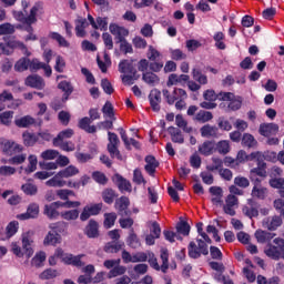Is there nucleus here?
Listing matches in <instances>:
<instances>
[{
    "instance_id": "nucleus-48",
    "label": "nucleus",
    "mask_w": 284,
    "mask_h": 284,
    "mask_svg": "<svg viewBox=\"0 0 284 284\" xmlns=\"http://www.w3.org/2000/svg\"><path fill=\"white\" fill-rule=\"evenodd\" d=\"M118 214L115 212L104 213V229L110 230L115 225Z\"/></svg>"
},
{
    "instance_id": "nucleus-18",
    "label": "nucleus",
    "mask_w": 284,
    "mask_h": 284,
    "mask_svg": "<svg viewBox=\"0 0 284 284\" xmlns=\"http://www.w3.org/2000/svg\"><path fill=\"white\" fill-rule=\"evenodd\" d=\"M84 235L89 239H98L100 236L99 222L95 219L89 220V224L84 226Z\"/></svg>"
},
{
    "instance_id": "nucleus-43",
    "label": "nucleus",
    "mask_w": 284,
    "mask_h": 284,
    "mask_svg": "<svg viewBox=\"0 0 284 284\" xmlns=\"http://www.w3.org/2000/svg\"><path fill=\"white\" fill-rule=\"evenodd\" d=\"M214 118L213 113L211 111L200 110L196 114L194 120L200 123H206L212 121Z\"/></svg>"
},
{
    "instance_id": "nucleus-9",
    "label": "nucleus",
    "mask_w": 284,
    "mask_h": 284,
    "mask_svg": "<svg viewBox=\"0 0 284 284\" xmlns=\"http://www.w3.org/2000/svg\"><path fill=\"white\" fill-rule=\"evenodd\" d=\"M39 214H40L39 203L32 202L29 204L27 212L18 214L17 219L20 221L36 220L39 217Z\"/></svg>"
},
{
    "instance_id": "nucleus-53",
    "label": "nucleus",
    "mask_w": 284,
    "mask_h": 284,
    "mask_svg": "<svg viewBox=\"0 0 284 284\" xmlns=\"http://www.w3.org/2000/svg\"><path fill=\"white\" fill-rule=\"evenodd\" d=\"M175 230L178 234H182L183 236H189L191 232V226L189 222L181 221L176 224Z\"/></svg>"
},
{
    "instance_id": "nucleus-42",
    "label": "nucleus",
    "mask_w": 284,
    "mask_h": 284,
    "mask_svg": "<svg viewBox=\"0 0 284 284\" xmlns=\"http://www.w3.org/2000/svg\"><path fill=\"white\" fill-rule=\"evenodd\" d=\"M44 215H47L49 220H55L61 215V213L58 211L57 206H54L52 203H49L44 204Z\"/></svg>"
},
{
    "instance_id": "nucleus-49",
    "label": "nucleus",
    "mask_w": 284,
    "mask_h": 284,
    "mask_svg": "<svg viewBox=\"0 0 284 284\" xmlns=\"http://www.w3.org/2000/svg\"><path fill=\"white\" fill-rule=\"evenodd\" d=\"M120 43V52L126 54H132L134 52L132 44L124 38L120 37V40H118Z\"/></svg>"
},
{
    "instance_id": "nucleus-22",
    "label": "nucleus",
    "mask_w": 284,
    "mask_h": 284,
    "mask_svg": "<svg viewBox=\"0 0 284 284\" xmlns=\"http://www.w3.org/2000/svg\"><path fill=\"white\" fill-rule=\"evenodd\" d=\"M280 130L276 123H261L258 128L260 135L264 138H270L273 133H277Z\"/></svg>"
},
{
    "instance_id": "nucleus-25",
    "label": "nucleus",
    "mask_w": 284,
    "mask_h": 284,
    "mask_svg": "<svg viewBox=\"0 0 284 284\" xmlns=\"http://www.w3.org/2000/svg\"><path fill=\"white\" fill-rule=\"evenodd\" d=\"M254 236L257 243H271V241L276 236V233H270L268 231H255Z\"/></svg>"
},
{
    "instance_id": "nucleus-32",
    "label": "nucleus",
    "mask_w": 284,
    "mask_h": 284,
    "mask_svg": "<svg viewBox=\"0 0 284 284\" xmlns=\"http://www.w3.org/2000/svg\"><path fill=\"white\" fill-rule=\"evenodd\" d=\"M109 31H111V34L118 37V40H121V38H125L129 36V30L118 26L116 23L109 24Z\"/></svg>"
},
{
    "instance_id": "nucleus-12",
    "label": "nucleus",
    "mask_w": 284,
    "mask_h": 284,
    "mask_svg": "<svg viewBox=\"0 0 284 284\" xmlns=\"http://www.w3.org/2000/svg\"><path fill=\"white\" fill-rule=\"evenodd\" d=\"M148 100L153 112L161 111L162 98L159 89H152L148 95Z\"/></svg>"
},
{
    "instance_id": "nucleus-44",
    "label": "nucleus",
    "mask_w": 284,
    "mask_h": 284,
    "mask_svg": "<svg viewBox=\"0 0 284 284\" xmlns=\"http://www.w3.org/2000/svg\"><path fill=\"white\" fill-rule=\"evenodd\" d=\"M68 225L64 221H58L53 224H49V230H51L53 233L61 235L67 232Z\"/></svg>"
},
{
    "instance_id": "nucleus-47",
    "label": "nucleus",
    "mask_w": 284,
    "mask_h": 284,
    "mask_svg": "<svg viewBox=\"0 0 284 284\" xmlns=\"http://www.w3.org/2000/svg\"><path fill=\"white\" fill-rule=\"evenodd\" d=\"M80 212L78 209L67 210L60 212V217L64 221H77L79 219Z\"/></svg>"
},
{
    "instance_id": "nucleus-38",
    "label": "nucleus",
    "mask_w": 284,
    "mask_h": 284,
    "mask_svg": "<svg viewBox=\"0 0 284 284\" xmlns=\"http://www.w3.org/2000/svg\"><path fill=\"white\" fill-rule=\"evenodd\" d=\"M67 185V181L59 175V172L53 175V178L47 180V186L51 187H64Z\"/></svg>"
},
{
    "instance_id": "nucleus-61",
    "label": "nucleus",
    "mask_w": 284,
    "mask_h": 284,
    "mask_svg": "<svg viewBox=\"0 0 284 284\" xmlns=\"http://www.w3.org/2000/svg\"><path fill=\"white\" fill-rule=\"evenodd\" d=\"M37 164H38L37 155L31 154V155L29 156V165H28V168H26V174L29 175V174L36 172V170H37Z\"/></svg>"
},
{
    "instance_id": "nucleus-33",
    "label": "nucleus",
    "mask_w": 284,
    "mask_h": 284,
    "mask_svg": "<svg viewBox=\"0 0 284 284\" xmlns=\"http://www.w3.org/2000/svg\"><path fill=\"white\" fill-rule=\"evenodd\" d=\"M74 135V130L71 128L64 129L58 133V136L53 138V144H59L65 140L72 139Z\"/></svg>"
},
{
    "instance_id": "nucleus-50",
    "label": "nucleus",
    "mask_w": 284,
    "mask_h": 284,
    "mask_svg": "<svg viewBox=\"0 0 284 284\" xmlns=\"http://www.w3.org/2000/svg\"><path fill=\"white\" fill-rule=\"evenodd\" d=\"M14 111H3L0 113V124L4 126H10L13 120Z\"/></svg>"
},
{
    "instance_id": "nucleus-26",
    "label": "nucleus",
    "mask_w": 284,
    "mask_h": 284,
    "mask_svg": "<svg viewBox=\"0 0 284 284\" xmlns=\"http://www.w3.org/2000/svg\"><path fill=\"white\" fill-rule=\"evenodd\" d=\"M89 23L85 18H80L75 20V37L83 39L87 36L85 29L88 28Z\"/></svg>"
},
{
    "instance_id": "nucleus-13",
    "label": "nucleus",
    "mask_w": 284,
    "mask_h": 284,
    "mask_svg": "<svg viewBox=\"0 0 284 284\" xmlns=\"http://www.w3.org/2000/svg\"><path fill=\"white\" fill-rule=\"evenodd\" d=\"M239 205V197L235 194H229L225 197V204L223 205V211L226 215L235 216L236 211L234 206Z\"/></svg>"
},
{
    "instance_id": "nucleus-35",
    "label": "nucleus",
    "mask_w": 284,
    "mask_h": 284,
    "mask_svg": "<svg viewBox=\"0 0 284 284\" xmlns=\"http://www.w3.org/2000/svg\"><path fill=\"white\" fill-rule=\"evenodd\" d=\"M192 78L195 82H197L200 85H206L209 83L207 75L202 72L199 68L192 69Z\"/></svg>"
},
{
    "instance_id": "nucleus-16",
    "label": "nucleus",
    "mask_w": 284,
    "mask_h": 284,
    "mask_svg": "<svg viewBox=\"0 0 284 284\" xmlns=\"http://www.w3.org/2000/svg\"><path fill=\"white\" fill-rule=\"evenodd\" d=\"M26 85L36 90H43L45 88V82L41 75L30 74L26 79Z\"/></svg>"
},
{
    "instance_id": "nucleus-58",
    "label": "nucleus",
    "mask_w": 284,
    "mask_h": 284,
    "mask_svg": "<svg viewBox=\"0 0 284 284\" xmlns=\"http://www.w3.org/2000/svg\"><path fill=\"white\" fill-rule=\"evenodd\" d=\"M91 176L93 178V181H95V183H98L100 185H105L109 181L105 173H103L101 171H93Z\"/></svg>"
},
{
    "instance_id": "nucleus-17",
    "label": "nucleus",
    "mask_w": 284,
    "mask_h": 284,
    "mask_svg": "<svg viewBox=\"0 0 284 284\" xmlns=\"http://www.w3.org/2000/svg\"><path fill=\"white\" fill-rule=\"evenodd\" d=\"M113 182H115V185H118V190H120V192L122 193L132 192L131 182L128 179H125L123 175L115 173L113 175Z\"/></svg>"
},
{
    "instance_id": "nucleus-1",
    "label": "nucleus",
    "mask_w": 284,
    "mask_h": 284,
    "mask_svg": "<svg viewBox=\"0 0 284 284\" xmlns=\"http://www.w3.org/2000/svg\"><path fill=\"white\" fill-rule=\"evenodd\" d=\"M162 95L168 105H174L175 110L183 111L186 109V100L189 94L182 88H174L172 92L168 89H162Z\"/></svg>"
},
{
    "instance_id": "nucleus-5",
    "label": "nucleus",
    "mask_w": 284,
    "mask_h": 284,
    "mask_svg": "<svg viewBox=\"0 0 284 284\" xmlns=\"http://www.w3.org/2000/svg\"><path fill=\"white\" fill-rule=\"evenodd\" d=\"M272 244L268 242L264 248V254L274 261H280L281 258L284 260V240L283 237H275Z\"/></svg>"
},
{
    "instance_id": "nucleus-62",
    "label": "nucleus",
    "mask_w": 284,
    "mask_h": 284,
    "mask_svg": "<svg viewBox=\"0 0 284 284\" xmlns=\"http://www.w3.org/2000/svg\"><path fill=\"white\" fill-rule=\"evenodd\" d=\"M19 230V222L18 221H11L10 224L7 226V239H11L17 234Z\"/></svg>"
},
{
    "instance_id": "nucleus-6",
    "label": "nucleus",
    "mask_w": 284,
    "mask_h": 284,
    "mask_svg": "<svg viewBox=\"0 0 284 284\" xmlns=\"http://www.w3.org/2000/svg\"><path fill=\"white\" fill-rule=\"evenodd\" d=\"M103 209V202L91 203L82 207V213H80V221L87 222L91 216H98Z\"/></svg>"
},
{
    "instance_id": "nucleus-52",
    "label": "nucleus",
    "mask_w": 284,
    "mask_h": 284,
    "mask_svg": "<svg viewBox=\"0 0 284 284\" xmlns=\"http://www.w3.org/2000/svg\"><path fill=\"white\" fill-rule=\"evenodd\" d=\"M160 258L162 261L161 264V272L165 274L169 270V251L168 248H161L160 251Z\"/></svg>"
},
{
    "instance_id": "nucleus-57",
    "label": "nucleus",
    "mask_w": 284,
    "mask_h": 284,
    "mask_svg": "<svg viewBox=\"0 0 284 284\" xmlns=\"http://www.w3.org/2000/svg\"><path fill=\"white\" fill-rule=\"evenodd\" d=\"M16 32V28L10 22L0 24V37L1 36H12Z\"/></svg>"
},
{
    "instance_id": "nucleus-27",
    "label": "nucleus",
    "mask_w": 284,
    "mask_h": 284,
    "mask_svg": "<svg viewBox=\"0 0 284 284\" xmlns=\"http://www.w3.org/2000/svg\"><path fill=\"white\" fill-rule=\"evenodd\" d=\"M219 129L215 125L204 124L200 128V133L202 138L210 139L217 136Z\"/></svg>"
},
{
    "instance_id": "nucleus-56",
    "label": "nucleus",
    "mask_w": 284,
    "mask_h": 284,
    "mask_svg": "<svg viewBox=\"0 0 284 284\" xmlns=\"http://www.w3.org/2000/svg\"><path fill=\"white\" fill-rule=\"evenodd\" d=\"M55 148H60V150L64 152H74L75 144L72 141H60L58 144H53Z\"/></svg>"
},
{
    "instance_id": "nucleus-28",
    "label": "nucleus",
    "mask_w": 284,
    "mask_h": 284,
    "mask_svg": "<svg viewBox=\"0 0 284 284\" xmlns=\"http://www.w3.org/2000/svg\"><path fill=\"white\" fill-rule=\"evenodd\" d=\"M215 149V143L210 140H205L201 145H199L197 151L203 156H210L213 154Z\"/></svg>"
},
{
    "instance_id": "nucleus-8",
    "label": "nucleus",
    "mask_w": 284,
    "mask_h": 284,
    "mask_svg": "<svg viewBox=\"0 0 284 284\" xmlns=\"http://www.w3.org/2000/svg\"><path fill=\"white\" fill-rule=\"evenodd\" d=\"M260 209H261V204L253 200V199H248L247 200V205H244L242 207V213L248 217V219H254V217H258L260 215Z\"/></svg>"
},
{
    "instance_id": "nucleus-14",
    "label": "nucleus",
    "mask_w": 284,
    "mask_h": 284,
    "mask_svg": "<svg viewBox=\"0 0 284 284\" xmlns=\"http://www.w3.org/2000/svg\"><path fill=\"white\" fill-rule=\"evenodd\" d=\"M260 153L261 151H254L247 154L245 150H240L235 158V166H239L240 164H243L245 162L255 161V159L260 156Z\"/></svg>"
},
{
    "instance_id": "nucleus-39",
    "label": "nucleus",
    "mask_w": 284,
    "mask_h": 284,
    "mask_svg": "<svg viewBox=\"0 0 284 284\" xmlns=\"http://www.w3.org/2000/svg\"><path fill=\"white\" fill-rule=\"evenodd\" d=\"M241 144L244 148L252 149L257 145V141L251 133H244L241 139Z\"/></svg>"
},
{
    "instance_id": "nucleus-2",
    "label": "nucleus",
    "mask_w": 284,
    "mask_h": 284,
    "mask_svg": "<svg viewBox=\"0 0 284 284\" xmlns=\"http://www.w3.org/2000/svg\"><path fill=\"white\" fill-rule=\"evenodd\" d=\"M203 240L200 237H196V243L195 242H189L187 245V255L190 258L197 260L201 258L202 255L207 256L210 251H209V244H212L211 237L207 235V233H202L199 234Z\"/></svg>"
},
{
    "instance_id": "nucleus-29",
    "label": "nucleus",
    "mask_w": 284,
    "mask_h": 284,
    "mask_svg": "<svg viewBox=\"0 0 284 284\" xmlns=\"http://www.w3.org/2000/svg\"><path fill=\"white\" fill-rule=\"evenodd\" d=\"M142 81L149 87H155L160 83V77L152 71H145L142 73Z\"/></svg>"
},
{
    "instance_id": "nucleus-19",
    "label": "nucleus",
    "mask_w": 284,
    "mask_h": 284,
    "mask_svg": "<svg viewBox=\"0 0 284 284\" xmlns=\"http://www.w3.org/2000/svg\"><path fill=\"white\" fill-rule=\"evenodd\" d=\"M144 171L150 175L154 176L156 173V169L160 166V162L156 160L154 155H146L144 158Z\"/></svg>"
},
{
    "instance_id": "nucleus-55",
    "label": "nucleus",
    "mask_w": 284,
    "mask_h": 284,
    "mask_svg": "<svg viewBox=\"0 0 284 284\" xmlns=\"http://www.w3.org/2000/svg\"><path fill=\"white\" fill-rule=\"evenodd\" d=\"M102 113L106 115V118L116 121L115 114H114V106L110 101H106L104 103V106H102Z\"/></svg>"
},
{
    "instance_id": "nucleus-20",
    "label": "nucleus",
    "mask_w": 284,
    "mask_h": 284,
    "mask_svg": "<svg viewBox=\"0 0 284 284\" xmlns=\"http://www.w3.org/2000/svg\"><path fill=\"white\" fill-rule=\"evenodd\" d=\"M235 118L234 116H219L216 120L217 129L220 131L230 132L233 129Z\"/></svg>"
},
{
    "instance_id": "nucleus-34",
    "label": "nucleus",
    "mask_w": 284,
    "mask_h": 284,
    "mask_svg": "<svg viewBox=\"0 0 284 284\" xmlns=\"http://www.w3.org/2000/svg\"><path fill=\"white\" fill-rule=\"evenodd\" d=\"M34 123H36V119L31 115H24L20 119L14 120V124L20 129L30 128L31 125H34Z\"/></svg>"
},
{
    "instance_id": "nucleus-4",
    "label": "nucleus",
    "mask_w": 284,
    "mask_h": 284,
    "mask_svg": "<svg viewBox=\"0 0 284 284\" xmlns=\"http://www.w3.org/2000/svg\"><path fill=\"white\" fill-rule=\"evenodd\" d=\"M53 256L55 258H62V263H64V265H71L78 268L85 266V262H82V258L85 257L84 253L73 255L72 253H64L63 248H55Z\"/></svg>"
},
{
    "instance_id": "nucleus-60",
    "label": "nucleus",
    "mask_w": 284,
    "mask_h": 284,
    "mask_svg": "<svg viewBox=\"0 0 284 284\" xmlns=\"http://www.w3.org/2000/svg\"><path fill=\"white\" fill-rule=\"evenodd\" d=\"M51 39L58 41V44L62 48H70V43L59 32H51Z\"/></svg>"
},
{
    "instance_id": "nucleus-7",
    "label": "nucleus",
    "mask_w": 284,
    "mask_h": 284,
    "mask_svg": "<svg viewBox=\"0 0 284 284\" xmlns=\"http://www.w3.org/2000/svg\"><path fill=\"white\" fill-rule=\"evenodd\" d=\"M256 161V166L252 168L250 170V175L253 176H260L262 179H266L267 178V163L264 161V155L261 152L260 155H257L255 158Z\"/></svg>"
},
{
    "instance_id": "nucleus-30",
    "label": "nucleus",
    "mask_w": 284,
    "mask_h": 284,
    "mask_svg": "<svg viewBox=\"0 0 284 284\" xmlns=\"http://www.w3.org/2000/svg\"><path fill=\"white\" fill-rule=\"evenodd\" d=\"M168 133L171 136V141L173 143L183 144L184 143V136L182 134V131L179 128L175 126H169Z\"/></svg>"
},
{
    "instance_id": "nucleus-11",
    "label": "nucleus",
    "mask_w": 284,
    "mask_h": 284,
    "mask_svg": "<svg viewBox=\"0 0 284 284\" xmlns=\"http://www.w3.org/2000/svg\"><path fill=\"white\" fill-rule=\"evenodd\" d=\"M130 199L125 195H122L115 200V210L118 214L122 217L130 216L131 211L129 210Z\"/></svg>"
},
{
    "instance_id": "nucleus-24",
    "label": "nucleus",
    "mask_w": 284,
    "mask_h": 284,
    "mask_svg": "<svg viewBox=\"0 0 284 284\" xmlns=\"http://www.w3.org/2000/svg\"><path fill=\"white\" fill-rule=\"evenodd\" d=\"M93 122L89 119V116H84L78 121V128L89 134L97 133V126L91 125Z\"/></svg>"
},
{
    "instance_id": "nucleus-40",
    "label": "nucleus",
    "mask_w": 284,
    "mask_h": 284,
    "mask_svg": "<svg viewBox=\"0 0 284 284\" xmlns=\"http://www.w3.org/2000/svg\"><path fill=\"white\" fill-rule=\"evenodd\" d=\"M126 245H129V247L133 250L141 247V242L136 233H134V229H131V232L129 233V237H126Z\"/></svg>"
},
{
    "instance_id": "nucleus-10",
    "label": "nucleus",
    "mask_w": 284,
    "mask_h": 284,
    "mask_svg": "<svg viewBox=\"0 0 284 284\" xmlns=\"http://www.w3.org/2000/svg\"><path fill=\"white\" fill-rule=\"evenodd\" d=\"M3 40L4 42L8 43L12 54L14 50L19 49L22 51L24 55L31 57V52L29 51L27 45L22 41L16 40V37L7 36V37H3Z\"/></svg>"
},
{
    "instance_id": "nucleus-15",
    "label": "nucleus",
    "mask_w": 284,
    "mask_h": 284,
    "mask_svg": "<svg viewBox=\"0 0 284 284\" xmlns=\"http://www.w3.org/2000/svg\"><path fill=\"white\" fill-rule=\"evenodd\" d=\"M118 71L122 74H138V70L133 63V60L122 59L118 64Z\"/></svg>"
},
{
    "instance_id": "nucleus-63",
    "label": "nucleus",
    "mask_w": 284,
    "mask_h": 284,
    "mask_svg": "<svg viewBox=\"0 0 284 284\" xmlns=\"http://www.w3.org/2000/svg\"><path fill=\"white\" fill-rule=\"evenodd\" d=\"M57 276H58V271H55V268H47L40 275V278L42 281H49V280L55 278Z\"/></svg>"
},
{
    "instance_id": "nucleus-23",
    "label": "nucleus",
    "mask_w": 284,
    "mask_h": 284,
    "mask_svg": "<svg viewBox=\"0 0 284 284\" xmlns=\"http://www.w3.org/2000/svg\"><path fill=\"white\" fill-rule=\"evenodd\" d=\"M33 240L30 237L29 233H24L22 235V248L23 254L27 256V258H31L34 254V251L32 248Z\"/></svg>"
},
{
    "instance_id": "nucleus-41",
    "label": "nucleus",
    "mask_w": 284,
    "mask_h": 284,
    "mask_svg": "<svg viewBox=\"0 0 284 284\" xmlns=\"http://www.w3.org/2000/svg\"><path fill=\"white\" fill-rule=\"evenodd\" d=\"M116 197H118L116 192L111 187L104 189V191H102V201H104V203L109 205L113 204Z\"/></svg>"
},
{
    "instance_id": "nucleus-37",
    "label": "nucleus",
    "mask_w": 284,
    "mask_h": 284,
    "mask_svg": "<svg viewBox=\"0 0 284 284\" xmlns=\"http://www.w3.org/2000/svg\"><path fill=\"white\" fill-rule=\"evenodd\" d=\"M123 246L124 242H106L104 244V252L108 254H118Z\"/></svg>"
},
{
    "instance_id": "nucleus-59",
    "label": "nucleus",
    "mask_w": 284,
    "mask_h": 284,
    "mask_svg": "<svg viewBox=\"0 0 284 284\" xmlns=\"http://www.w3.org/2000/svg\"><path fill=\"white\" fill-rule=\"evenodd\" d=\"M26 195L34 196L38 193V186L33 183H26L21 186Z\"/></svg>"
},
{
    "instance_id": "nucleus-21",
    "label": "nucleus",
    "mask_w": 284,
    "mask_h": 284,
    "mask_svg": "<svg viewBox=\"0 0 284 284\" xmlns=\"http://www.w3.org/2000/svg\"><path fill=\"white\" fill-rule=\"evenodd\" d=\"M283 224V220L280 215H273L263 220V227L273 232L276 231Z\"/></svg>"
},
{
    "instance_id": "nucleus-64",
    "label": "nucleus",
    "mask_w": 284,
    "mask_h": 284,
    "mask_svg": "<svg viewBox=\"0 0 284 284\" xmlns=\"http://www.w3.org/2000/svg\"><path fill=\"white\" fill-rule=\"evenodd\" d=\"M45 258L47 255L44 251H40V253H37V255H34V257L32 258V265H34L36 267H40L42 263L45 262Z\"/></svg>"
},
{
    "instance_id": "nucleus-31",
    "label": "nucleus",
    "mask_w": 284,
    "mask_h": 284,
    "mask_svg": "<svg viewBox=\"0 0 284 284\" xmlns=\"http://www.w3.org/2000/svg\"><path fill=\"white\" fill-rule=\"evenodd\" d=\"M80 173V170L78 166L71 164L60 171H58V176H62V179H70Z\"/></svg>"
},
{
    "instance_id": "nucleus-36",
    "label": "nucleus",
    "mask_w": 284,
    "mask_h": 284,
    "mask_svg": "<svg viewBox=\"0 0 284 284\" xmlns=\"http://www.w3.org/2000/svg\"><path fill=\"white\" fill-rule=\"evenodd\" d=\"M62 241L61 235H58L55 233H53L52 231H49V233H47L45 237H44V246H55L58 244H60Z\"/></svg>"
},
{
    "instance_id": "nucleus-46",
    "label": "nucleus",
    "mask_w": 284,
    "mask_h": 284,
    "mask_svg": "<svg viewBox=\"0 0 284 284\" xmlns=\"http://www.w3.org/2000/svg\"><path fill=\"white\" fill-rule=\"evenodd\" d=\"M30 69V59L29 58H21L17 61L14 65L16 72L22 73Z\"/></svg>"
},
{
    "instance_id": "nucleus-51",
    "label": "nucleus",
    "mask_w": 284,
    "mask_h": 284,
    "mask_svg": "<svg viewBox=\"0 0 284 284\" xmlns=\"http://www.w3.org/2000/svg\"><path fill=\"white\" fill-rule=\"evenodd\" d=\"M22 138L24 145L28 148L34 146L38 142V136L36 135V133H31L29 131L23 132Z\"/></svg>"
},
{
    "instance_id": "nucleus-3",
    "label": "nucleus",
    "mask_w": 284,
    "mask_h": 284,
    "mask_svg": "<svg viewBox=\"0 0 284 284\" xmlns=\"http://www.w3.org/2000/svg\"><path fill=\"white\" fill-rule=\"evenodd\" d=\"M41 6L40 3H36L30 11V14L27 16L22 11H13V18L22 23L24 26V31L28 32L29 34L34 32V28L32 27L38 22L37 14L40 10Z\"/></svg>"
},
{
    "instance_id": "nucleus-54",
    "label": "nucleus",
    "mask_w": 284,
    "mask_h": 284,
    "mask_svg": "<svg viewBox=\"0 0 284 284\" xmlns=\"http://www.w3.org/2000/svg\"><path fill=\"white\" fill-rule=\"evenodd\" d=\"M216 151L219 154L226 155L231 151V145L227 140H221L216 143Z\"/></svg>"
},
{
    "instance_id": "nucleus-45",
    "label": "nucleus",
    "mask_w": 284,
    "mask_h": 284,
    "mask_svg": "<svg viewBox=\"0 0 284 284\" xmlns=\"http://www.w3.org/2000/svg\"><path fill=\"white\" fill-rule=\"evenodd\" d=\"M253 199L265 200L267 196V187L265 186H253L251 191Z\"/></svg>"
}]
</instances>
